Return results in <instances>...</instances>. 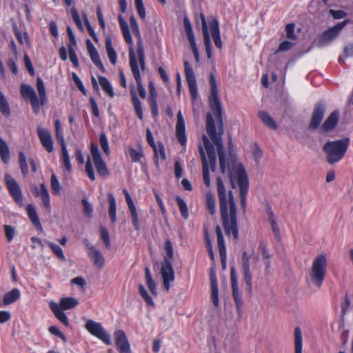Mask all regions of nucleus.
I'll list each match as a JSON object with an SVG mask.
<instances>
[{"label": "nucleus", "instance_id": "obj_1", "mask_svg": "<svg viewBox=\"0 0 353 353\" xmlns=\"http://www.w3.org/2000/svg\"><path fill=\"white\" fill-rule=\"evenodd\" d=\"M210 85L211 92L208 98V102L211 110L218 120V132L216 131V125L212 114L208 113L206 115V132L212 143L205 134L203 135L202 138L208 160L203 147L201 145L199 146L202 161L203 181L208 188L211 184L209 169L210 168L212 172H214L216 169V157L214 145H216L217 149L222 172H224L225 170L223 145L221 138L223 133V109L219 97L216 79L212 73L210 74Z\"/></svg>", "mask_w": 353, "mask_h": 353}, {"label": "nucleus", "instance_id": "obj_2", "mask_svg": "<svg viewBox=\"0 0 353 353\" xmlns=\"http://www.w3.org/2000/svg\"><path fill=\"white\" fill-rule=\"evenodd\" d=\"M217 193L223 228L227 236L239 237L236 206L231 190L226 191L221 177L216 178Z\"/></svg>", "mask_w": 353, "mask_h": 353}, {"label": "nucleus", "instance_id": "obj_3", "mask_svg": "<svg viewBox=\"0 0 353 353\" xmlns=\"http://www.w3.org/2000/svg\"><path fill=\"white\" fill-rule=\"evenodd\" d=\"M225 168L224 172L228 173L232 188H236L235 180H236L239 188L240 203L243 213L246 208V196L249 190V181L242 164L235 158L230 155V159L225 160L224 157ZM221 165V163H219ZM220 169L221 168L220 167ZM222 171V170H221Z\"/></svg>", "mask_w": 353, "mask_h": 353}, {"label": "nucleus", "instance_id": "obj_4", "mask_svg": "<svg viewBox=\"0 0 353 353\" xmlns=\"http://www.w3.org/2000/svg\"><path fill=\"white\" fill-rule=\"evenodd\" d=\"M37 90L39 99L35 91L30 85L22 84L20 88L22 97L25 100H30L32 108L36 114L39 112L40 106L44 105L47 102L46 88L41 77L37 79Z\"/></svg>", "mask_w": 353, "mask_h": 353}, {"label": "nucleus", "instance_id": "obj_5", "mask_svg": "<svg viewBox=\"0 0 353 353\" xmlns=\"http://www.w3.org/2000/svg\"><path fill=\"white\" fill-rule=\"evenodd\" d=\"M349 143L348 138L326 143L323 150L327 154V161L330 164H334L341 160L345 155Z\"/></svg>", "mask_w": 353, "mask_h": 353}, {"label": "nucleus", "instance_id": "obj_6", "mask_svg": "<svg viewBox=\"0 0 353 353\" xmlns=\"http://www.w3.org/2000/svg\"><path fill=\"white\" fill-rule=\"evenodd\" d=\"M259 259V256L256 254L248 255L246 251H244L242 254L241 272L246 285V290L250 294L252 293V276L250 260L252 261V268L256 269V263L258 262Z\"/></svg>", "mask_w": 353, "mask_h": 353}, {"label": "nucleus", "instance_id": "obj_7", "mask_svg": "<svg viewBox=\"0 0 353 353\" xmlns=\"http://www.w3.org/2000/svg\"><path fill=\"white\" fill-rule=\"evenodd\" d=\"M327 268V259L325 255L317 256L312 262L310 278L312 283L320 288L323 283Z\"/></svg>", "mask_w": 353, "mask_h": 353}, {"label": "nucleus", "instance_id": "obj_8", "mask_svg": "<svg viewBox=\"0 0 353 353\" xmlns=\"http://www.w3.org/2000/svg\"><path fill=\"white\" fill-rule=\"evenodd\" d=\"M348 20L338 23L336 26L325 30L316 40L318 47H323L333 41L347 25Z\"/></svg>", "mask_w": 353, "mask_h": 353}, {"label": "nucleus", "instance_id": "obj_9", "mask_svg": "<svg viewBox=\"0 0 353 353\" xmlns=\"http://www.w3.org/2000/svg\"><path fill=\"white\" fill-rule=\"evenodd\" d=\"M129 59L131 70L137 84L139 94L141 98L144 99L146 97V92L141 82V77L138 65V59L133 48H130L129 49Z\"/></svg>", "mask_w": 353, "mask_h": 353}, {"label": "nucleus", "instance_id": "obj_10", "mask_svg": "<svg viewBox=\"0 0 353 353\" xmlns=\"http://www.w3.org/2000/svg\"><path fill=\"white\" fill-rule=\"evenodd\" d=\"M130 24L132 28V30L137 39V59L139 60L140 67L141 70L144 71L145 70V54H144V48L143 44V40L141 36V33L139 31V26L136 21L134 17H131L130 18Z\"/></svg>", "mask_w": 353, "mask_h": 353}, {"label": "nucleus", "instance_id": "obj_11", "mask_svg": "<svg viewBox=\"0 0 353 353\" xmlns=\"http://www.w3.org/2000/svg\"><path fill=\"white\" fill-rule=\"evenodd\" d=\"M85 328L93 336L101 340L106 345H111V337L108 334L101 323L94 321L92 319L87 320Z\"/></svg>", "mask_w": 353, "mask_h": 353}, {"label": "nucleus", "instance_id": "obj_12", "mask_svg": "<svg viewBox=\"0 0 353 353\" xmlns=\"http://www.w3.org/2000/svg\"><path fill=\"white\" fill-rule=\"evenodd\" d=\"M6 188L15 202L20 206L23 205V196L17 182L9 174H5Z\"/></svg>", "mask_w": 353, "mask_h": 353}, {"label": "nucleus", "instance_id": "obj_13", "mask_svg": "<svg viewBox=\"0 0 353 353\" xmlns=\"http://www.w3.org/2000/svg\"><path fill=\"white\" fill-rule=\"evenodd\" d=\"M90 151L98 174L103 177H106L109 174V172L97 146L92 144Z\"/></svg>", "mask_w": 353, "mask_h": 353}, {"label": "nucleus", "instance_id": "obj_14", "mask_svg": "<svg viewBox=\"0 0 353 353\" xmlns=\"http://www.w3.org/2000/svg\"><path fill=\"white\" fill-rule=\"evenodd\" d=\"M184 68L185 78L190 90L191 97L193 100H195L197 98L198 92L194 70L191 67L190 63L187 61L184 62Z\"/></svg>", "mask_w": 353, "mask_h": 353}, {"label": "nucleus", "instance_id": "obj_15", "mask_svg": "<svg viewBox=\"0 0 353 353\" xmlns=\"http://www.w3.org/2000/svg\"><path fill=\"white\" fill-rule=\"evenodd\" d=\"M161 274L163 279V283L166 291L170 290V283L174 279V272L172 265V262L169 259H164V263L161 270Z\"/></svg>", "mask_w": 353, "mask_h": 353}, {"label": "nucleus", "instance_id": "obj_16", "mask_svg": "<svg viewBox=\"0 0 353 353\" xmlns=\"http://www.w3.org/2000/svg\"><path fill=\"white\" fill-rule=\"evenodd\" d=\"M114 339L120 353H130V344L125 332L117 330L114 332Z\"/></svg>", "mask_w": 353, "mask_h": 353}, {"label": "nucleus", "instance_id": "obj_17", "mask_svg": "<svg viewBox=\"0 0 353 353\" xmlns=\"http://www.w3.org/2000/svg\"><path fill=\"white\" fill-rule=\"evenodd\" d=\"M208 23L214 45L217 48L221 50L222 49L223 44L221 39V34L218 21L215 17L211 16L208 19Z\"/></svg>", "mask_w": 353, "mask_h": 353}, {"label": "nucleus", "instance_id": "obj_18", "mask_svg": "<svg viewBox=\"0 0 353 353\" xmlns=\"http://www.w3.org/2000/svg\"><path fill=\"white\" fill-rule=\"evenodd\" d=\"M37 134L43 147L48 152H52L54 148L52 136L50 132L46 129L39 126L37 128Z\"/></svg>", "mask_w": 353, "mask_h": 353}, {"label": "nucleus", "instance_id": "obj_19", "mask_svg": "<svg viewBox=\"0 0 353 353\" xmlns=\"http://www.w3.org/2000/svg\"><path fill=\"white\" fill-rule=\"evenodd\" d=\"M176 136L178 141L184 145L186 143L185 120L182 115L181 111L177 113V121L176 124Z\"/></svg>", "mask_w": 353, "mask_h": 353}, {"label": "nucleus", "instance_id": "obj_20", "mask_svg": "<svg viewBox=\"0 0 353 353\" xmlns=\"http://www.w3.org/2000/svg\"><path fill=\"white\" fill-rule=\"evenodd\" d=\"M200 18L201 21L202 31L203 34V42L205 47L207 57L208 59H210L212 57V46L210 36L208 28L207 21L203 14L201 13Z\"/></svg>", "mask_w": 353, "mask_h": 353}, {"label": "nucleus", "instance_id": "obj_21", "mask_svg": "<svg viewBox=\"0 0 353 353\" xmlns=\"http://www.w3.org/2000/svg\"><path fill=\"white\" fill-rule=\"evenodd\" d=\"M325 108L321 104H318L315 106L312 112L311 121L309 125V128L311 130L316 129L321 124L324 116Z\"/></svg>", "mask_w": 353, "mask_h": 353}, {"label": "nucleus", "instance_id": "obj_22", "mask_svg": "<svg viewBox=\"0 0 353 353\" xmlns=\"http://www.w3.org/2000/svg\"><path fill=\"white\" fill-rule=\"evenodd\" d=\"M215 232L217 237V245L220 257L222 261H224L226 258V249L224 243L223 235L222 233L221 228L219 225H217L215 228Z\"/></svg>", "mask_w": 353, "mask_h": 353}, {"label": "nucleus", "instance_id": "obj_23", "mask_svg": "<svg viewBox=\"0 0 353 353\" xmlns=\"http://www.w3.org/2000/svg\"><path fill=\"white\" fill-rule=\"evenodd\" d=\"M50 308L57 319H59L65 326L69 325L68 319L66 314L63 312V310L60 308L58 303L53 301L50 302Z\"/></svg>", "mask_w": 353, "mask_h": 353}, {"label": "nucleus", "instance_id": "obj_24", "mask_svg": "<svg viewBox=\"0 0 353 353\" xmlns=\"http://www.w3.org/2000/svg\"><path fill=\"white\" fill-rule=\"evenodd\" d=\"M339 114L338 111H334L327 118L323 124L321 129L323 132H329L334 129L337 123L339 122Z\"/></svg>", "mask_w": 353, "mask_h": 353}, {"label": "nucleus", "instance_id": "obj_25", "mask_svg": "<svg viewBox=\"0 0 353 353\" xmlns=\"http://www.w3.org/2000/svg\"><path fill=\"white\" fill-rule=\"evenodd\" d=\"M210 283H211V299L213 305L215 307L219 306V294H218V284L216 275L214 272H210Z\"/></svg>", "mask_w": 353, "mask_h": 353}, {"label": "nucleus", "instance_id": "obj_26", "mask_svg": "<svg viewBox=\"0 0 353 353\" xmlns=\"http://www.w3.org/2000/svg\"><path fill=\"white\" fill-rule=\"evenodd\" d=\"M130 95H131L132 101L133 103V105H134L136 114L138 116V117L141 120H142L143 119V112H142V108H141V102L137 97V93L134 90V85H131V87H130Z\"/></svg>", "mask_w": 353, "mask_h": 353}, {"label": "nucleus", "instance_id": "obj_27", "mask_svg": "<svg viewBox=\"0 0 353 353\" xmlns=\"http://www.w3.org/2000/svg\"><path fill=\"white\" fill-rule=\"evenodd\" d=\"M294 353H302L303 338L301 330L296 327L294 331Z\"/></svg>", "mask_w": 353, "mask_h": 353}, {"label": "nucleus", "instance_id": "obj_28", "mask_svg": "<svg viewBox=\"0 0 353 353\" xmlns=\"http://www.w3.org/2000/svg\"><path fill=\"white\" fill-rule=\"evenodd\" d=\"M20 295V291L17 288H14L4 295L3 303L4 305L12 304L19 299Z\"/></svg>", "mask_w": 353, "mask_h": 353}, {"label": "nucleus", "instance_id": "obj_29", "mask_svg": "<svg viewBox=\"0 0 353 353\" xmlns=\"http://www.w3.org/2000/svg\"><path fill=\"white\" fill-rule=\"evenodd\" d=\"M93 259L94 264L99 268H102L105 264V259L102 255L101 252L94 249L89 254H88Z\"/></svg>", "mask_w": 353, "mask_h": 353}, {"label": "nucleus", "instance_id": "obj_30", "mask_svg": "<svg viewBox=\"0 0 353 353\" xmlns=\"http://www.w3.org/2000/svg\"><path fill=\"white\" fill-rule=\"evenodd\" d=\"M27 212L33 225L37 228V229L42 230V226L34 207L32 205H28L27 207Z\"/></svg>", "mask_w": 353, "mask_h": 353}, {"label": "nucleus", "instance_id": "obj_31", "mask_svg": "<svg viewBox=\"0 0 353 353\" xmlns=\"http://www.w3.org/2000/svg\"><path fill=\"white\" fill-rule=\"evenodd\" d=\"M105 48L108 54V57L110 61L115 65L117 63V53L112 45V40L110 37L108 36L105 38Z\"/></svg>", "mask_w": 353, "mask_h": 353}, {"label": "nucleus", "instance_id": "obj_32", "mask_svg": "<svg viewBox=\"0 0 353 353\" xmlns=\"http://www.w3.org/2000/svg\"><path fill=\"white\" fill-rule=\"evenodd\" d=\"M79 304V301L75 298L65 297L60 300L59 305L62 310H70L75 307Z\"/></svg>", "mask_w": 353, "mask_h": 353}, {"label": "nucleus", "instance_id": "obj_33", "mask_svg": "<svg viewBox=\"0 0 353 353\" xmlns=\"http://www.w3.org/2000/svg\"><path fill=\"white\" fill-rule=\"evenodd\" d=\"M259 117L262 120L263 123L270 129L275 130L277 128L276 123L267 112L260 111L259 112Z\"/></svg>", "mask_w": 353, "mask_h": 353}, {"label": "nucleus", "instance_id": "obj_34", "mask_svg": "<svg viewBox=\"0 0 353 353\" xmlns=\"http://www.w3.org/2000/svg\"><path fill=\"white\" fill-rule=\"evenodd\" d=\"M119 20L125 41L128 44L132 46V39L130 32L128 23L122 19L121 16L119 17ZM130 48H132V46H130Z\"/></svg>", "mask_w": 353, "mask_h": 353}, {"label": "nucleus", "instance_id": "obj_35", "mask_svg": "<svg viewBox=\"0 0 353 353\" xmlns=\"http://www.w3.org/2000/svg\"><path fill=\"white\" fill-rule=\"evenodd\" d=\"M205 204L209 213L214 215L216 213V199L214 195L210 192H207L205 195Z\"/></svg>", "mask_w": 353, "mask_h": 353}, {"label": "nucleus", "instance_id": "obj_36", "mask_svg": "<svg viewBox=\"0 0 353 353\" xmlns=\"http://www.w3.org/2000/svg\"><path fill=\"white\" fill-rule=\"evenodd\" d=\"M0 157L2 161L7 163L10 159V150L6 142L0 137Z\"/></svg>", "mask_w": 353, "mask_h": 353}, {"label": "nucleus", "instance_id": "obj_37", "mask_svg": "<svg viewBox=\"0 0 353 353\" xmlns=\"http://www.w3.org/2000/svg\"><path fill=\"white\" fill-rule=\"evenodd\" d=\"M108 201H109V210L108 213L110 216V219L113 223H115L117 221V215H116V201L114 196L111 193H108Z\"/></svg>", "mask_w": 353, "mask_h": 353}, {"label": "nucleus", "instance_id": "obj_38", "mask_svg": "<svg viewBox=\"0 0 353 353\" xmlns=\"http://www.w3.org/2000/svg\"><path fill=\"white\" fill-rule=\"evenodd\" d=\"M41 196L44 207L48 210V212H50L51 207L50 203V196L47 188L44 183L41 184Z\"/></svg>", "mask_w": 353, "mask_h": 353}, {"label": "nucleus", "instance_id": "obj_39", "mask_svg": "<svg viewBox=\"0 0 353 353\" xmlns=\"http://www.w3.org/2000/svg\"><path fill=\"white\" fill-rule=\"evenodd\" d=\"M99 82L102 89L112 98L114 95L113 89L109 81L105 77H99Z\"/></svg>", "mask_w": 353, "mask_h": 353}, {"label": "nucleus", "instance_id": "obj_40", "mask_svg": "<svg viewBox=\"0 0 353 353\" xmlns=\"http://www.w3.org/2000/svg\"><path fill=\"white\" fill-rule=\"evenodd\" d=\"M154 158H155V163L157 166L159 165V157H160L162 160H165L166 158L165 150L162 143H159L155 147L153 148Z\"/></svg>", "mask_w": 353, "mask_h": 353}, {"label": "nucleus", "instance_id": "obj_41", "mask_svg": "<svg viewBox=\"0 0 353 353\" xmlns=\"http://www.w3.org/2000/svg\"><path fill=\"white\" fill-rule=\"evenodd\" d=\"M0 112L2 114L6 117H9L10 115V109L9 104L3 94V93L0 91Z\"/></svg>", "mask_w": 353, "mask_h": 353}, {"label": "nucleus", "instance_id": "obj_42", "mask_svg": "<svg viewBox=\"0 0 353 353\" xmlns=\"http://www.w3.org/2000/svg\"><path fill=\"white\" fill-rule=\"evenodd\" d=\"M61 147L63 163L64 164L66 170L70 172L72 170V165L70 161V157L66 148V145H62Z\"/></svg>", "mask_w": 353, "mask_h": 353}, {"label": "nucleus", "instance_id": "obj_43", "mask_svg": "<svg viewBox=\"0 0 353 353\" xmlns=\"http://www.w3.org/2000/svg\"><path fill=\"white\" fill-rule=\"evenodd\" d=\"M268 220L271 225V228L275 238L279 240L280 238V230L279 226L276 223L273 212L272 211H270L268 213Z\"/></svg>", "mask_w": 353, "mask_h": 353}, {"label": "nucleus", "instance_id": "obj_44", "mask_svg": "<svg viewBox=\"0 0 353 353\" xmlns=\"http://www.w3.org/2000/svg\"><path fill=\"white\" fill-rule=\"evenodd\" d=\"M176 201L177 202L182 216L184 219H187L188 218L189 214L188 207L185 201L179 196H176Z\"/></svg>", "mask_w": 353, "mask_h": 353}, {"label": "nucleus", "instance_id": "obj_45", "mask_svg": "<svg viewBox=\"0 0 353 353\" xmlns=\"http://www.w3.org/2000/svg\"><path fill=\"white\" fill-rule=\"evenodd\" d=\"M128 208L131 214L133 226L137 230H139L140 225L138 219V213L134 204L129 205Z\"/></svg>", "mask_w": 353, "mask_h": 353}, {"label": "nucleus", "instance_id": "obj_46", "mask_svg": "<svg viewBox=\"0 0 353 353\" xmlns=\"http://www.w3.org/2000/svg\"><path fill=\"white\" fill-rule=\"evenodd\" d=\"M139 292L141 297L144 299L145 303L149 305L154 306V303L152 297L148 294L144 286L142 284L139 285Z\"/></svg>", "mask_w": 353, "mask_h": 353}, {"label": "nucleus", "instance_id": "obj_47", "mask_svg": "<svg viewBox=\"0 0 353 353\" xmlns=\"http://www.w3.org/2000/svg\"><path fill=\"white\" fill-rule=\"evenodd\" d=\"M19 166L21 170V172L23 175L27 174L28 172V164L26 163V157L25 154L23 152H20L19 154Z\"/></svg>", "mask_w": 353, "mask_h": 353}, {"label": "nucleus", "instance_id": "obj_48", "mask_svg": "<svg viewBox=\"0 0 353 353\" xmlns=\"http://www.w3.org/2000/svg\"><path fill=\"white\" fill-rule=\"evenodd\" d=\"M50 185L53 193L58 194L61 190V185L57 176L53 172L50 178Z\"/></svg>", "mask_w": 353, "mask_h": 353}, {"label": "nucleus", "instance_id": "obj_49", "mask_svg": "<svg viewBox=\"0 0 353 353\" xmlns=\"http://www.w3.org/2000/svg\"><path fill=\"white\" fill-rule=\"evenodd\" d=\"M99 142L102 150L106 155L110 154L109 144L105 134L103 132L99 135Z\"/></svg>", "mask_w": 353, "mask_h": 353}, {"label": "nucleus", "instance_id": "obj_50", "mask_svg": "<svg viewBox=\"0 0 353 353\" xmlns=\"http://www.w3.org/2000/svg\"><path fill=\"white\" fill-rule=\"evenodd\" d=\"M55 130L57 141L60 143L61 145H65V143L61 130V123L59 120L55 121Z\"/></svg>", "mask_w": 353, "mask_h": 353}, {"label": "nucleus", "instance_id": "obj_51", "mask_svg": "<svg viewBox=\"0 0 353 353\" xmlns=\"http://www.w3.org/2000/svg\"><path fill=\"white\" fill-rule=\"evenodd\" d=\"M164 250L166 252V256L164 259H169L170 261L173 259L174 252L173 245L170 239L165 241Z\"/></svg>", "mask_w": 353, "mask_h": 353}, {"label": "nucleus", "instance_id": "obj_52", "mask_svg": "<svg viewBox=\"0 0 353 353\" xmlns=\"http://www.w3.org/2000/svg\"><path fill=\"white\" fill-rule=\"evenodd\" d=\"M48 245L50 247L53 252L56 254V256L60 259L64 261L65 259V256L63 254V250L58 245L54 244L52 242H48Z\"/></svg>", "mask_w": 353, "mask_h": 353}, {"label": "nucleus", "instance_id": "obj_53", "mask_svg": "<svg viewBox=\"0 0 353 353\" xmlns=\"http://www.w3.org/2000/svg\"><path fill=\"white\" fill-rule=\"evenodd\" d=\"M14 33L17 38V40L21 44H30L29 38L26 32L21 33L19 30L14 29Z\"/></svg>", "mask_w": 353, "mask_h": 353}, {"label": "nucleus", "instance_id": "obj_54", "mask_svg": "<svg viewBox=\"0 0 353 353\" xmlns=\"http://www.w3.org/2000/svg\"><path fill=\"white\" fill-rule=\"evenodd\" d=\"M135 6L139 16L141 19L145 18V10L142 0H134Z\"/></svg>", "mask_w": 353, "mask_h": 353}, {"label": "nucleus", "instance_id": "obj_55", "mask_svg": "<svg viewBox=\"0 0 353 353\" xmlns=\"http://www.w3.org/2000/svg\"><path fill=\"white\" fill-rule=\"evenodd\" d=\"M85 172L88 176L91 181L95 180V175L94 173L90 157L88 158V160L85 163Z\"/></svg>", "mask_w": 353, "mask_h": 353}, {"label": "nucleus", "instance_id": "obj_56", "mask_svg": "<svg viewBox=\"0 0 353 353\" xmlns=\"http://www.w3.org/2000/svg\"><path fill=\"white\" fill-rule=\"evenodd\" d=\"M48 330H49L50 333H51L52 334L61 338V340L64 343L67 342V339H66L65 336L63 334V332L57 326H54V325L50 326L48 328Z\"/></svg>", "mask_w": 353, "mask_h": 353}, {"label": "nucleus", "instance_id": "obj_57", "mask_svg": "<svg viewBox=\"0 0 353 353\" xmlns=\"http://www.w3.org/2000/svg\"><path fill=\"white\" fill-rule=\"evenodd\" d=\"M82 204L83 205V213L88 217L92 216V205L88 201L87 199H82Z\"/></svg>", "mask_w": 353, "mask_h": 353}, {"label": "nucleus", "instance_id": "obj_58", "mask_svg": "<svg viewBox=\"0 0 353 353\" xmlns=\"http://www.w3.org/2000/svg\"><path fill=\"white\" fill-rule=\"evenodd\" d=\"M130 156L134 162H138L143 157V154L141 150H137L134 149L130 150Z\"/></svg>", "mask_w": 353, "mask_h": 353}, {"label": "nucleus", "instance_id": "obj_59", "mask_svg": "<svg viewBox=\"0 0 353 353\" xmlns=\"http://www.w3.org/2000/svg\"><path fill=\"white\" fill-rule=\"evenodd\" d=\"M295 26L293 23H289L285 26V31L287 37L290 39H296V36L294 33Z\"/></svg>", "mask_w": 353, "mask_h": 353}, {"label": "nucleus", "instance_id": "obj_60", "mask_svg": "<svg viewBox=\"0 0 353 353\" xmlns=\"http://www.w3.org/2000/svg\"><path fill=\"white\" fill-rule=\"evenodd\" d=\"M101 236L106 248H109L110 247L109 233L108 230L103 227L101 228Z\"/></svg>", "mask_w": 353, "mask_h": 353}, {"label": "nucleus", "instance_id": "obj_61", "mask_svg": "<svg viewBox=\"0 0 353 353\" xmlns=\"http://www.w3.org/2000/svg\"><path fill=\"white\" fill-rule=\"evenodd\" d=\"M252 157L254 159V160L256 161V162L259 163L260 159L262 157V151L260 149V148L257 143H255L254 145V148L252 149Z\"/></svg>", "mask_w": 353, "mask_h": 353}, {"label": "nucleus", "instance_id": "obj_62", "mask_svg": "<svg viewBox=\"0 0 353 353\" xmlns=\"http://www.w3.org/2000/svg\"><path fill=\"white\" fill-rule=\"evenodd\" d=\"M71 14H72V19H73L74 23H76V25L77 26V27L79 29L82 30L83 29V25H82L81 21V19L79 17V13H78L77 10L74 8H72L71 9Z\"/></svg>", "mask_w": 353, "mask_h": 353}, {"label": "nucleus", "instance_id": "obj_63", "mask_svg": "<svg viewBox=\"0 0 353 353\" xmlns=\"http://www.w3.org/2000/svg\"><path fill=\"white\" fill-rule=\"evenodd\" d=\"M3 228L7 240L8 241H11L14 236V228L12 226L8 225H5Z\"/></svg>", "mask_w": 353, "mask_h": 353}, {"label": "nucleus", "instance_id": "obj_64", "mask_svg": "<svg viewBox=\"0 0 353 353\" xmlns=\"http://www.w3.org/2000/svg\"><path fill=\"white\" fill-rule=\"evenodd\" d=\"M294 44V43L292 41H284L280 43L279 48H278V51H281V52L288 51L293 47Z\"/></svg>", "mask_w": 353, "mask_h": 353}]
</instances>
